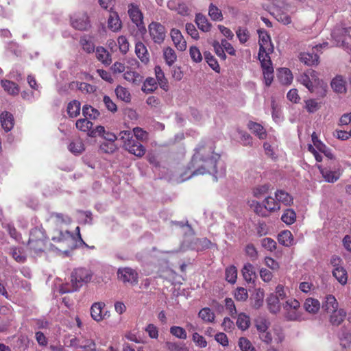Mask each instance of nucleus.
<instances>
[{
    "mask_svg": "<svg viewBox=\"0 0 351 351\" xmlns=\"http://www.w3.org/2000/svg\"><path fill=\"white\" fill-rule=\"evenodd\" d=\"M128 14L132 21L137 27H140L141 25H143V14L141 13L138 6L131 4L129 6Z\"/></svg>",
    "mask_w": 351,
    "mask_h": 351,
    "instance_id": "nucleus-18",
    "label": "nucleus"
},
{
    "mask_svg": "<svg viewBox=\"0 0 351 351\" xmlns=\"http://www.w3.org/2000/svg\"><path fill=\"white\" fill-rule=\"evenodd\" d=\"M278 242L287 247L291 246L294 244V239L291 232L289 230H284L281 232L278 237Z\"/></svg>",
    "mask_w": 351,
    "mask_h": 351,
    "instance_id": "nucleus-34",
    "label": "nucleus"
},
{
    "mask_svg": "<svg viewBox=\"0 0 351 351\" xmlns=\"http://www.w3.org/2000/svg\"><path fill=\"white\" fill-rule=\"evenodd\" d=\"M284 317L289 321L300 322L304 319L300 302L293 298L287 300L283 304Z\"/></svg>",
    "mask_w": 351,
    "mask_h": 351,
    "instance_id": "nucleus-6",
    "label": "nucleus"
},
{
    "mask_svg": "<svg viewBox=\"0 0 351 351\" xmlns=\"http://www.w3.org/2000/svg\"><path fill=\"white\" fill-rule=\"evenodd\" d=\"M249 206L258 215L261 217H266L268 215V211L263 202L260 203L256 200H252L249 201Z\"/></svg>",
    "mask_w": 351,
    "mask_h": 351,
    "instance_id": "nucleus-29",
    "label": "nucleus"
},
{
    "mask_svg": "<svg viewBox=\"0 0 351 351\" xmlns=\"http://www.w3.org/2000/svg\"><path fill=\"white\" fill-rule=\"evenodd\" d=\"M236 324L239 328L245 330L250 327V319L248 315L242 313L239 314Z\"/></svg>",
    "mask_w": 351,
    "mask_h": 351,
    "instance_id": "nucleus-46",
    "label": "nucleus"
},
{
    "mask_svg": "<svg viewBox=\"0 0 351 351\" xmlns=\"http://www.w3.org/2000/svg\"><path fill=\"white\" fill-rule=\"evenodd\" d=\"M71 25L76 29L85 30L89 26L88 17L86 14H75L71 18Z\"/></svg>",
    "mask_w": 351,
    "mask_h": 351,
    "instance_id": "nucleus-15",
    "label": "nucleus"
},
{
    "mask_svg": "<svg viewBox=\"0 0 351 351\" xmlns=\"http://www.w3.org/2000/svg\"><path fill=\"white\" fill-rule=\"evenodd\" d=\"M125 149L137 157H141L145 153V148L144 146L134 140L132 142H129L126 144Z\"/></svg>",
    "mask_w": 351,
    "mask_h": 351,
    "instance_id": "nucleus-21",
    "label": "nucleus"
},
{
    "mask_svg": "<svg viewBox=\"0 0 351 351\" xmlns=\"http://www.w3.org/2000/svg\"><path fill=\"white\" fill-rule=\"evenodd\" d=\"M92 278V272L86 268L80 267L73 270L71 273V282L73 285L71 289L62 290V293L72 292L77 290L84 283H87Z\"/></svg>",
    "mask_w": 351,
    "mask_h": 351,
    "instance_id": "nucleus-5",
    "label": "nucleus"
},
{
    "mask_svg": "<svg viewBox=\"0 0 351 351\" xmlns=\"http://www.w3.org/2000/svg\"><path fill=\"white\" fill-rule=\"evenodd\" d=\"M4 90L10 95H16L19 93V88L14 82L7 80H3L1 82Z\"/></svg>",
    "mask_w": 351,
    "mask_h": 351,
    "instance_id": "nucleus-38",
    "label": "nucleus"
},
{
    "mask_svg": "<svg viewBox=\"0 0 351 351\" xmlns=\"http://www.w3.org/2000/svg\"><path fill=\"white\" fill-rule=\"evenodd\" d=\"M332 90L337 93H345L346 92V82L342 76H336L331 82Z\"/></svg>",
    "mask_w": 351,
    "mask_h": 351,
    "instance_id": "nucleus-23",
    "label": "nucleus"
},
{
    "mask_svg": "<svg viewBox=\"0 0 351 351\" xmlns=\"http://www.w3.org/2000/svg\"><path fill=\"white\" fill-rule=\"evenodd\" d=\"M80 103L77 100L70 101L66 108L69 116L71 118L76 117L80 112Z\"/></svg>",
    "mask_w": 351,
    "mask_h": 351,
    "instance_id": "nucleus-43",
    "label": "nucleus"
},
{
    "mask_svg": "<svg viewBox=\"0 0 351 351\" xmlns=\"http://www.w3.org/2000/svg\"><path fill=\"white\" fill-rule=\"evenodd\" d=\"M299 290L304 293H310L311 291H314L315 289V286L311 280H308L307 281L301 282L298 286Z\"/></svg>",
    "mask_w": 351,
    "mask_h": 351,
    "instance_id": "nucleus-60",
    "label": "nucleus"
},
{
    "mask_svg": "<svg viewBox=\"0 0 351 351\" xmlns=\"http://www.w3.org/2000/svg\"><path fill=\"white\" fill-rule=\"evenodd\" d=\"M96 57L99 61L106 64H109L111 62L109 53L102 47L97 48Z\"/></svg>",
    "mask_w": 351,
    "mask_h": 351,
    "instance_id": "nucleus-47",
    "label": "nucleus"
},
{
    "mask_svg": "<svg viewBox=\"0 0 351 351\" xmlns=\"http://www.w3.org/2000/svg\"><path fill=\"white\" fill-rule=\"evenodd\" d=\"M279 298L275 295L274 293L271 294L267 299V304L269 311L274 314H276L280 312L281 308V304L280 302Z\"/></svg>",
    "mask_w": 351,
    "mask_h": 351,
    "instance_id": "nucleus-24",
    "label": "nucleus"
},
{
    "mask_svg": "<svg viewBox=\"0 0 351 351\" xmlns=\"http://www.w3.org/2000/svg\"><path fill=\"white\" fill-rule=\"evenodd\" d=\"M333 276L342 285H345L348 281V274L343 267H337L332 271Z\"/></svg>",
    "mask_w": 351,
    "mask_h": 351,
    "instance_id": "nucleus-35",
    "label": "nucleus"
},
{
    "mask_svg": "<svg viewBox=\"0 0 351 351\" xmlns=\"http://www.w3.org/2000/svg\"><path fill=\"white\" fill-rule=\"evenodd\" d=\"M299 58L302 62L308 66H313L317 64L318 63V56L314 52L313 53H300Z\"/></svg>",
    "mask_w": 351,
    "mask_h": 351,
    "instance_id": "nucleus-30",
    "label": "nucleus"
},
{
    "mask_svg": "<svg viewBox=\"0 0 351 351\" xmlns=\"http://www.w3.org/2000/svg\"><path fill=\"white\" fill-rule=\"evenodd\" d=\"M108 27L112 32H118L121 28V21L118 14L115 12H110L108 20Z\"/></svg>",
    "mask_w": 351,
    "mask_h": 351,
    "instance_id": "nucleus-26",
    "label": "nucleus"
},
{
    "mask_svg": "<svg viewBox=\"0 0 351 351\" xmlns=\"http://www.w3.org/2000/svg\"><path fill=\"white\" fill-rule=\"evenodd\" d=\"M195 23L197 24L198 28L204 32H208L210 30L212 25L208 21V19L206 16L203 15L201 13H198L195 16Z\"/></svg>",
    "mask_w": 351,
    "mask_h": 351,
    "instance_id": "nucleus-25",
    "label": "nucleus"
},
{
    "mask_svg": "<svg viewBox=\"0 0 351 351\" xmlns=\"http://www.w3.org/2000/svg\"><path fill=\"white\" fill-rule=\"evenodd\" d=\"M170 333L180 339H186L187 338V334L184 328L180 326H173L169 329Z\"/></svg>",
    "mask_w": 351,
    "mask_h": 351,
    "instance_id": "nucleus-59",
    "label": "nucleus"
},
{
    "mask_svg": "<svg viewBox=\"0 0 351 351\" xmlns=\"http://www.w3.org/2000/svg\"><path fill=\"white\" fill-rule=\"evenodd\" d=\"M68 149L73 154L78 155L84 151L85 147L82 140L76 138L69 143Z\"/></svg>",
    "mask_w": 351,
    "mask_h": 351,
    "instance_id": "nucleus-36",
    "label": "nucleus"
},
{
    "mask_svg": "<svg viewBox=\"0 0 351 351\" xmlns=\"http://www.w3.org/2000/svg\"><path fill=\"white\" fill-rule=\"evenodd\" d=\"M51 240L72 249L76 247V238L68 230H55L51 236Z\"/></svg>",
    "mask_w": 351,
    "mask_h": 351,
    "instance_id": "nucleus-7",
    "label": "nucleus"
},
{
    "mask_svg": "<svg viewBox=\"0 0 351 351\" xmlns=\"http://www.w3.org/2000/svg\"><path fill=\"white\" fill-rule=\"evenodd\" d=\"M118 278L124 283L136 285L138 281V274L130 267H123L118 269Z\"/></svg>",
    "mask_w": 351,
    "mask_h": 351,
    "instance_id": "nucleus-11",
    "label": "nucleus"
},
{
    "mask_svg": "<svg viewBox=\"0 0 351 351\" xmlns=\"http://www.w3.org/2000/svg\"><path fill=\"white\" fill-rule=\"evenodd\" d=\"M269 188L270 186L268 184L256 186L252 189V194L254 197L256 198H261L262 196L267 193V192L269 190Z\"/></svg>",
    "mask_w": 351,
    "mask_h": 351,
    "instance_id": "nucleus-53",
    "label": "nucleus"
},
{
    "mask_svg": "<svg viewBox=\"0 0 351 351\" xmlns=\"http://www.w3.org/2000/svg\"><path fill=\"white\" fill-rule=\"evenodd\" d=\"M339 306V304L335 296L332 295H328L325 298V300L323 302L322 308L328 313L334 311Z\"/></svg>",
    "mask_w": 351,
    "mask_h": 351,
    "instance_id": "nucleus-28",
    "label": "nucleus"
},
{
    "mask_svg": "<svg viewBox=\"0 0 351 351\" xmlns=\"http://www.w3.org/2000/svg\"><path fill=\"white\" fill-rule=\"evenodd\" d=\"M149 33L154 43H162L166 36L165 27L158 22H152L149 25Z\"/></svg>",
    "mask_w": 351,
    "mask_h": 351,
    "instance_id": "nucleus-9",
    "label": "nucleus"
},
{
    "mask_svg": "<svg viewBox=\"0 0 351 351\" xmlns=\"http://www.w3.org/2000/svg\"><path fill=\"white\" fill-rule=\"evenodd\" d=\"M321 108V102L315 99H309L304 101V108L309 113H314Z\"/></svg>",
    "mask_w": 351,
    "mask_h": 351,
    "instance_id": "nucleus-48",
    "label": "nucleus"
},
{
    "mask_svg": "<svg viewBox=\"0 0 351 351\" xmlns=\"http://www.w3.org/2000/svg\"><path fill=\"white\" fill-rule=\"evenodd\" d=\"M204 58L208 65L215 71H219V65L216 59L208 52L204 53Z\"/></svg>",
    "mask_w": 351,
    "mask_h": 351,
    "instance_id": "nucleus-64",
    "label": "nucleus"
},
{
    "mask_svg": "<svg viewBox=\"0 0 351 351\" xmlns=\"http://www.w3.org/2000/svg\"><path fill=\"white\" fill-rule=\"evenodd\" d=\"M11 254L13 258L19 263H23L26 259V256L21 248H12Z\"/></svg>",
    "mask_w": 351,
    "mask_h": 351,
    "instance_id": "nucleus-63",
    "label": "nucleus"
},
{
    "mask_svg": "<svg viewBox=\"0 0 351 351\" xmlns=\"http://www.w3.org/2000/svg\"><path fill=\"white\" fill-rule=\"evenodd\" d=\"M298 81L304 85L311 93H318L317 90L318 88H320L323 91L321 93V96L324 97L326 95L327 84L319 79L318 74L315 71L308 69L299 76Z\"/></svg>",
    "mask_w": 351,
    "mask_h": 351,
    "instance_id": "nucleus-3",
    "label": "nucleus"
},
{
    "mask_svg": "<svg viewBox=\"0 0 351 351\" xmlns=\"http://www.w3.org/2000/svg\"><path fill=\"white\" fill-rule=\"evenodd\" d=\"M275 197L278 203H282L284 205H290L293 202L291 196L283 190H278L275 193Z\"/></svg>",
    "mask_w": 351,
    "mask_h": 351,
    "instance_id": "nucleus-41",
    "label": "nucleus"
},
{
    "mask_svg": "<svg viewBox=\"0 0 351 351\" xmlns=\"http://www.w3.org/2000/svg\"><path fill=\"white\" fill-rule=\"evenodd\" d=\"M76 128L84 132H86L88 135V132L91 131L93 123L87 119H80L76 121Z\"/></svg>",
    "mask_w": 351,
    "mask_h": 351,
    "instance_id": "nucleus-49",
    "label": "nucleus"
},
{
    "mask_svg": "<svg viewBox=\"0 0 351 351\" xmlns=\"http://www.w3.org/2000/svg\"><path fill=\"white\" fill-rule=\"evenodd\" d=\"M258 335L261 340L267 344L271 343H280L285 339L282 329L278 326H275L272 330H267Z\"/></svg>",
    "mask_w": 351,
    "mask_h": 351,
    "instance_id": "nucleus-8",
    "label": "nucleus"
},
{
    "mask_svg": "<svg viewBox=\"0 0 351 351\" xmlns=\"http://www.w3.org/2000/svg\"><path fill=\"white\" fill-rule=\"evenodd\" d=\"M288 7L289 5L285 3H282V6L275 5L274 10L272 12V14L278 21L284 25H289L292 21L291 16L286 12Z\"/></svg>",
    "mask_w": 351,
    "mask_h": 351,
    "instance_id": "nucleus-13",
    "label": "nucleus"
},
{
    "mask_svg": "<svg viewBox=\"0 0 351 351\" xmlns=\"http://www.w3.org/2000/svg\"><path fill=\"white\" fill-rule=\"evenodd\" d=\"M154 71L159 86L163 90H167L168 88V82L162 69L159 66H156Z\"/></svg>",
    "mask_w": 351,
    "mask_h": 351,
    "instance_id": "nucleus-39",
    "label": "nucleus"
},
{
    "mask_svg": "<svg viewBox=\"0 0 351 351\" xmlns=\"http://www.w3.org/2000/svg\"><path fill=\"white\" fill-rule=\"evenodd\" d=\"M247 128L253 134L256 135L260 139H264L266 138V131L261 124L254 121H249L247 123Z\"/></svg>",
    "mask_w": 351,
    "mask_h": 351,
    "instance_id": "nucleus-27",
    "label": "nucleus"
},
{
    "mask_svg": "<svg viewBox=\"0 0 351 351\" xmlns=\"http://www.w3.org/2000/svg\"><path fill=\"white\" fill-rule=\"evenodd\" d=\"M82 114L86 118L88 117L93 119H97L100 114L99 112L97 109L90 106H83Z\"/></svg>",
    "mask_w": 351,
    "mask_h": 351,
    "instance_id": "nucleus-58",
    "label": "nucleus"
},
{
    "mask_svg": "<svg viewBox=\"0 0 351 351\" xmlns=\"http://www.w3.org/2000/svg\"><path fill=\"white\" fill-rule=\"evenodd\" d=\"M238 346L241 351H256V348L251 341L246 337H240Z\"/></svg>",
    "mask_w": 351,
    "mask_h": 351,
    "instance_id": "nucleus-54",
    "label": "nucleus"
},
{
    "mask_svg": "<svg viewBox=\"0 0 351 351\" xmlns=\"http://www.w3.org/2000/svg\"><path fill=\"white\" fill-rule=\"evenodd\" d=\"M135 53L142 62L147 63L149 62V53L143 43L139 42L136 44Z\"/></svg>",
    "mask_w": 351,
    "mask_h": 351,
    "instance_id": "nucleus-31",
    "label": "nucleus"
},
{
    "mask_svg": "<svg viewBox=\"0 0 351 351\" xmlns=\"http://www.w3.org/2000/svg\"><path fill=\"white\" fill-rule=\"evenodd\" d=\"M259 51L258 60L263 69L264 81L266 86H269L274 79V68L271 61L270 54L274 51V45L270 36L265 29H258Z\"/></svg>",
    "mask_w": 351,
    "mask_h": 351,
    "instance_id": "nucleus-2",
    "label": "nucleus"
},
{
    "mask_svg": "<svg viewBox=\"0 0 351 351\" xmlns=\"http://www.w3.org/2000/svg\"><path fill=\"white\" fill-rule=\"evenodd\" d=\"M47 237L42 228H33L29 234L28 245L35 254L43 252L45 250Z\"/></svg>",
    "mask_w": 351,
    "mask_h": 351,
    "instance_id": "nucleus-4",
    "label": "nucleus"
},
{
    "mask_svg": "<svg viewBox=\"0 0 351 351\" xmlns=\"http://www.w3.org/2000/svg\"><path fill=\"white\" fill-rule=\"evenodd\" d=\"M123 78L126 81L136 85L139 84L143 80V77L138 73L133 71H127L125 72Z\"/></svg>",
    "mask_w": 351,
    "mask_h": 351,
    "instance_id": "nucleus-42",
    "label": "nucleus"
},
{
    "mask_svg": "<svg viewBox=\"0 0 351 351\" xmlns=\"http://www.w3.org/2000/svg\"><path fill=\"white\" fill-rule=\"evenodd\" d=\"M339 343L343 349H348L351 346V332L346 328H341L338 334Z\"/></svg>",
    "mask_w": 351,
    "mask_h": 351,
    "instance_id": "nucleus-22",
    "label": "nucleus"
},
{
    "mask_svg": "<svg viewBox=\"0 0 351 351\" xmlns=\"http://www.w3.org/2000/svg\"><path fill=\"white\" fill-rule=\"evenodd\" d=\"M280 82L285 85L290 84L293 79L291 71L287 68H281L278 71Z\"/></svg>",
    "mask_w": 351,
    "mask_h": 351,
    "instance_id": "nucleus-32",
    "label": "nucleus"
},
{
    "mask_svg": "<svg viewBox=\"0 0 351 351\" xmlns=\"http://www.w3.org/2000/svg\"><path fill=\"white\" fill-rule=\"evenodd\" d=\"M351 27L348 28L337 27L332 32V37L335 40L337 46L345 45L346 36H350Z\"/></svg>",
    "mask_w": 351,
    "mask_h": 351,
    "instance_id": "nucleus-14",
    "label": "nucleus"
},
{
    "mask_svg": "<svg viewBox=\"0 0 351 351\" xmlns=\"http://www.w3.org/2000/svg\"><path fill=\"white\" fill-rule=\"evenodd\" d=\"M199 317L206 322H213L215 314L209 308H204L199 312Z\"/></svg>",
    "mask_w": 351,
    "mask_h": 351,
    "instance_id": "nucleus-57",
    "label": "nucleus"
},
{
    "mask_svg": "<svg viewBox=\"0 0 351 351\" xmlns=\"http://www.w3.org/2000/svg\"><path fill=\"white\" fill-rule=\"evenodd\" d=\"M303 306L305 311L312 315L317 313L320 309L319 301L313 298H306Z\"/></svg>",
    "mask_w": 351,
    "mask_h": 351,
    "instance_id": "nucleus-19",
    "label": "nucleus"
},
{
    "mask_svg": "<svg viewBox=\"0 0 351 351\" xmlns=\"http://www.w3.org/2000/svg\"><path fill=\"white\" fill-rule=\"evenodd\" d=\"M295 219L296 214L292 209H287L281 217L282 221L288 225L293 223Z\"/></svg>",
    "mask_w": 351,
    "mask_h": 351,
    "instance_id": "nucleus-56",
    "label": "nucleus"
},
{
    "mask_svg": "<svg viewBox=\"0 0 351 351\" xmlns=\"http://www.w3.org/2000/svg\"><path fill=\"white\" fill-rule=\"evenodd\" d=\"M156 88V80L152 77H148L143 83L142 90L145 93H150L154 91Z\"/></svg>",
    "mask_w": 351,
    "mask_h": 351,
    "instance_id": "nucleus-55",
    "label": "nucleus"
},
{
    "mask_svg": "<svg viewBox=\"0 0 351 351\" xmlns=\"http://www.w3.org/2000/svg\"><path fill=\"white\" fill-rule=\"evenodd\" d=\"M317 168L324 181L328 183L337 182L341 175L340 168H334L332 169L330 167H323L322 165H318Z\"/></svg>",
    "mask_w": 351,
    "mask_h": 351,
    "instance_id": "nucleus-12",
    "label": "nucleus"
},
{
    "mask_svg": "<svg viewBox=\"0 0 351 351\" xmlns=\"http://www.w3.org/2000/svg\"><path fill=\"white\" fill-rule=\"evenodd\" d=\"M115 94L117 98L125 103H129L131 101V94L129 90L122 86H118L115 88Z\"/></svg>",
    "mask_w": 351,
    "mask_h": 351,
    "instance_id": "nucleus-40",
    "label": "nucleus"
},
{
    "mask_svg": "<svg viewBox=\"0 0 351 351\" xmlns=\"http://www.w3.org/2000/svg\"><path fill=\"white\" fill-rule=\"evenodd\" d=\"M0 122L1 127L5 132L10 131L14 125L13 115L7 111L2 112L0 114Z\"/></svg>",
    "mask_w": 351,
    "mask_h": 351,
    "instance_id": "nucleus-17",
    "label": "nucleus"
},
{
    "mask_svg": "<svg viewBox=\"0 0 351 351\" xmlns=\"http://www.w3.org/2000/svg\"><path fill=\"white\" fill-rule=\"evenodd\" d=\"M164 58L169 66L172 65L177 60V56L174 50L168 47L164 49Z\"/></svg>",
    "mask_w": 351,
    "mask_h": 351,
    "instance_id": "nucleus-51",
    "label": "nucleus"
},
{
    "mask_svg": "<svg viewBox=\"0 0 351 351\" xmlns=\"http://www.w3.org/2000/svg\"><path fill=\"white\" fill-rule=\"evenodd\" d=\"M237 278V269L234 266H230L226 270V279L230 283L234 284Z\"/></svg>",
    "mask_w": 351,
    "mask_h": 351,
    "instance_id": "nucleus-61",
    "label": "nucleus"
},
{
    "mask_svg": "<svg viewBox=\"0 0 351 351\" xmlns=\"http://www.w3.org/2000/svg\"><path fill=\"white\" fill-rule=\"evenodd\" d=\"M71 345L86 350L87 351H95V343L91 339H86L81 341L80 339L75 338L71 340Z\"/></svg>",
    "mask_w": 351,
    "mask_h": 351,
    "instance_id": "nucleus-20",
    "label": "nucleus"
},
{
    "mask_svg": "<svg viewBox=\"0 0 351 351\" xmlns=\"http://www.w3.org/2000/svg\"><path fill=\"white\" fill-rule=\"evenodd\" d=\"M263 204H265L266 208L269 212H274L280 209V204L277 199L275 200L273 197L269 196L265 198Z\"/></svg>",
    "mask_w": 351,
    "mask_h": 351,
    "instance_id": "nucleus-50",
    "label": "nucleus"
},
{
    "mask_svg": "<svg viewBox=\"0 0 351 351\" xmlns=\"http://www.w3.org/2000/svg\"><path fill=\"white\" fill-rule=\"evenodd\" d=\"M50 220L52 223L57 226H61L62 224H69L71 223V218L66 215H63L59 213H53L50 217Z\"/></svg>",
    "mask_w": 351,
    "mask_h": 351,
    "instance_id": "nucleus-45",
    "label": "nucleus"
},
{
    "mask_svg": "<svg viewBox=\"0 0 351 351\" xmlns=\"http://www.w3.org/2000/svg\"><path fill=\"white\" fill-rule=\"evenodd\" d=\"M269 322L265 317H258L255 320V326L258 332V335L260 333L267 331L269 328Z\"/></svg>",
    "mask_w": 351,
    "mask_h": 351,
    "instance_id": "nucleus-52",
    "label": "nucleus"
},
{
    "mask_svg": "<svg viewBox=\"0 0 351 351\" xmlns=\"http://www.w3.org/2000/svg\"><path fill=\"white\" fill-rule=\"evenodd\" d=\"M171 38L176 49L184 51L186 49V42L179 29H172L171 30Z\"/></svg>",
    "mask_w": 351,
    "mask_h": 351,
    "instance_id": "nucleus-16",
    "label": "nucleus"
},
{
    "mask_svg": "<svg viewBox=\"0 0 351 351\" xmlns=\"http://www.w3.org/2000/svg\"><path fill=\"white\" fill-rule=\"evenodd\" d=\"M106 304L104 302H95L92 304L90 311V316L93 320L100 322L110 317V312L104 311Z\"/></svg>",
    "mask_w": 351,
    "mask_h": 351,
    "instance_id": "nucleus-10",
    "label": "nucleus"
},
{
    "mask_svg": "<svg viewBox=\"0 0 351 351\" xmlns=\"http://www.w3.org/2000/svg\"><path fill=\"white\" fill-rule=\"evenodd\" d=\"M330 321L333 325H339L346 317V312L342 308H336L334 311L330 313Z\"/></svg>",
    "mask_w": 351,
    "mask_h": 351,
    "instance_id": "nucleus-33",
    "label": "nucleus"
},
{
    "mask_svg": "<svg viewBox=\"0 0 351 351\" xmlns=\"http://www.w3.org/2000/svg\"><path fill=\"white\" fill-rule=\"evenodd\" d=\"M242 274L244 280L247 282L253 281L256 276L254 268L250 263H246L243 266Z\"/></svg>",
    "mask_w": 351,
    "mask_h": 351,
    "instance_id": "nucleus-37",
    "label": "nucleus"
},
{
    "mask_svg": "<svg viewBox=\"0 0 351 351\" xmlns=\"http://www.w3.org/2000/svg\"><path fill=\"white\" fill-rule=\"evenodd\" d=\"M208 16L214 21H221L223 19L221 10L213 3L209 5Z\"/></svg>",
    "mask_w": 351,
    "mask_h": 351,
    "instance_id": "nucleus-44",
    "label": "nucleus"
},
{
    "mask_svg": "<svg viewBox=\"0 0 351 351\" xmlns=\"http://www.w3.org/2000/svg\"><path fill=\"white\" fill-rule=\"evenodd\" d=\"M220 156L215 153L213 145L209 142L199 145L195 149L191 165L194 169L192 176L204 173H212L217 177L225 175L226 169L222 163L219 162Z\"/></svg>",
    "mask_w": 351,
    "mask_h": 351,
    "instance_id": "nucleus-1",
    "label": "nucleus"
},
{
    "mask_svg": "<svg viewBox=\"0 0 351 351\" xmlns=\"http://www.w3.org/2000/svg\"><path fill=\"white\" fill-rule=\"evenodd\" d=\"M80 44L83 49L87 53H92L95 50V45L92 40L86 36L81 38Z\"/></svg>",
    "mask_w": 351,
    "mask_h": 351,
    "instance_id": "nucleus-62",
    "label": "nucleus"
}]
</instances>
